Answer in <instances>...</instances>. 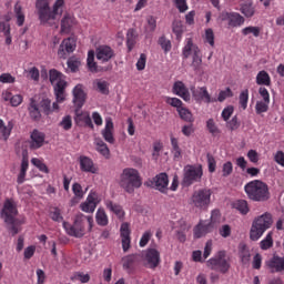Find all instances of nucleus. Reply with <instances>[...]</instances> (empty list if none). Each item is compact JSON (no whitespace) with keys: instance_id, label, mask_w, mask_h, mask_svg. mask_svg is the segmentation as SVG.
<instances>
[{"instance_id":"1","label":"nucleus","mask_w":284,"mask_h":284,"mask_svg":"<svg viewBox=\"0 0 284 284\" xmlns=\"http://www.w3.org/2000/svg\"><path fill=\"white\" fill-rule=\"evenodd\" d=\"M63 6H65V0H55L52 8H50L48 0H37L36 10L41 26L59 28V21L63 14Z\"/></svg>"},{"instance_id":"2","label":"nucleus","mask_w":284,"mask_h":284,"mask_svg":"<svg viewBox=\"0 0 284 284\" xmlns=\"http://www.w3.org/2000/svg\"><path fill=\"white\" fill-rule=\"evenodd\" d=\"M17 214H19V210H17V202H14L12 199H7L3 203L0 216L4 221L8 231L13 236L21 232V225L26 223L24 219H17Z\"/></svg>"},{"instance_id":"3","label":"nucleus","mask_w":284,"mask_h":284,"mask_svg":"<svg viewBox=\"0 0 284 284\" xmlns=\"http://www.w3.org/2000/svg\"><path fill=\"white\" fill-rule=\"evenodd\" d=\"M85 223H88L89 232H92L94 225V219L92 216H85L83 213H78L75 215L73 224L63 222V229L69 236H74L75 239H82L85 236Z\"/></svg>"},{"instance_id":"4","label":"nucleus","mask_w":284,"mask_h":284,"mask_svg":"<svg viewBox=\"0 0 284 284\" xmlns=\"http://www.w3.org/2000/svg\"><path fill=\"white\" fill-rule=\"evenodd\" d=\"M119 185L123 187L124 192H128V194H133L134 190L143 185L139 170L132 168L124 169L120 174Z\"/></svg>"},{"instance_id":"5","label":"nucleus","mask_w":284,"mask_h":284,"mask_svg":"<svg viewBox=\"0 0 284 284\" xmlns=\"http://www.w3.org/2000/svg\"><path fill=\"white\" fill-rule=\"evenodd\" d=\"M244 191L251 201L263 202L270 199V187L261 180L246 183Z\"/></svg>"},{"instance_id":"6","label":"nucleus","mask_w":284,"mask_h":284,"mask_svg":"<svg viewBox=\"0 0 284 284\" xmlns=\"http://www.w3.org/2000/svg\"><path fill=\"white\" fill-rule=\"evenodd\" d=\"M272 214L270 213H265L255 219L250 231L251 241H258V239L265 234V231L272 227Z\"/></svg>"},{"instance_id":"7","label":"nucleus","mask_w":284,"mask_h":284,"mask_svg":"<svg viewBox=\"0 0 284 284\" xmlns=\"http://www.w3.org/2000/svg\"><path fill=\"white\" fill-rule=\"evenodd\" d=\"M221 219V212L219 210H214L211 213V220L201 221L194 227V239H203L206 234L214 232L216 225H219V221Z\"/></svg>"},{"instance_id":"8","label":"nucleus","mask_w":284,"mask_h":284,"mask_svg":"<svg viewBox=\"0 0 284 284\" xmlns=\"http://www.w3.org/2000/svg\"><path fill=\"white\" fill-rule=\"evenodd\" d=\"M207 267L210 270H214L215 272H221L222 274H227L230 272V258L225 254V251L217 252L213 257H211L206 262Z\"/></svg>"},{"instance_id":"9","label":"nucleus","mask_w":284,"mask_h":284,"mask_svg":"<svg viewBox=\"0 0 284 284\" xmlns=\"http://www.w3.org/2000/svg\"><path fill=\"white\" fill-rule=\"evenodd\" d=\"M211 199H212V190L201 189L193 193L192 203L194 207H197L199 210H205L207 209V205H210Z\"/></svg>"},{"instance_id":"10","label":"nucleus","mask_w":284,"mask_h":284,"mask_svg":"<svg viewBox=\"0 0 284 284\" xmlns=\"http://www.w3.org/2000/svg\"><path fill=\"white\" fill-rule=\"evenodd\" d=\"M203 176V168L201 166H186L184 169L183 185L190 186L193 183H199Z\"/></svg>"},{"instance_id":"11","label":"nucleus","mask_w":284,"mask_h":284,"mask_svg":"<svg viewBox=\"0 0 284 284\" xmlns=\"http://www.w3.org/2000/svg\"><path fill=\"white\" fill-rule=\"evenodd\" d=\"M192 97L195 101L204 103H216V98H212L206 87H191Z\"/></svg>"},{"instance_id":"12","label":"nucleus","mask_w":284,"mask_h":284,"mask_svg":"<svg viewBox=\"0 0 284 284\" xmlns=\"http://www.w3.org/2000/svg\"><path fill=\"white\" fill-rule=\"evenodd\" d=\"M98 203H101V200H99V194L91 191L87 196V200L80 204V210L87 214H92L94 213V210H97Z\"/></svg>"},{"instance_id":"13","label":"nucleus","mask_w":284,"mask_h":284,"mask_svg":"<svg viewBox=\"0 0 284 284\" xmlns=\"http://www.w3.org/2000/svg\"><path fill=\"white\" fill-rule=\"evenodd\" d=\"M169 184H170V180L168 179L166 173H160L155 178H153V181L145 183V185L155 187V190H159V192H162V193L168 192Z\"/></svg>"},{"instance_id":"14","label":"nucleus","mask_w":284,"mask_h":284,"mask_svg":"<svg viewBox=\"0 0 284 284\" xmlns=\"http://www.w3.org/2000/svg\"><path fill=\"white\" fill-rule=\"evenodd\" d=\"M222 21H227L230 28H241L245 23V18L239 12H223Z\"/></svg>"},{"instance_id":"15","label":"nucleus","mask_w":284,"mask_h":284,"mask_svg":"<svg viewBox=\"0 0 284 284\" xmlns=\"http://www.w3.org/2000/svg\"><path fill=\"white\" fill-rule=\"evenodd\" d=\"M77 50V40L74 38H67L60 44L58 57L60 59H68V54Z\"/></svg>"},{"instance_id":"16","label":"nucleus","mask_w":284,"mask_h":284,"mask_svg":"<svg viewBox=\"0 0 284 284\" xmlns=\"http://www.w3.org/2000/svg\"><path fill=\"white\" fill-rule=\"evenodd\" d=\"M114 49L109 45H100L95 49V58L100 61V63H108L114 59Z\"/></svg>"},{"instance_id":"17","label":"nucleus","mask_w":284,"mask_h":284,"mask_svg":"<svg viewBox=\"0 0 284 284\" xmlns=\"http://www.w3.org/2000/svg\"><path fill=\"white\" fill-rule=\"evenodd\" d=\"M182 54L184 59H190V57H192L193 59L201 55V49H199V45L194 44L192 38H189L185 40V45L182 49Z\"/></svg>"},{"instance_id":"18","label":"nucleus","mask_w":284,"mask_h":284,"mask_svg":"<svg viewBox=\"0 0 284 284\" xmlns=\"http://www.w3.org/2000/svg\"><path fill=\"white\" fill-rule=\"evenodd\" d=\"M29 148L30 150H39V148H43V143H45V133L33 130L30 135Z\"/></svg>"},{"instance_id":"19","label":"nucleus","mask_w":284,"mask_h":284,"mask_svg":"<svg viewBox=\"0 0 284 284\" xmlns=\"http://www.w3.org/2000/svg\"><path fill=\"white\" fill-rule=\"evenodd\" d=\"M79 163L81 172H87L89 174H97V172H99L94 161L85 155H81L79 158Z\"/></svg>"},{"instance_id":"20","label":"nucleus","mask_w":284,"mask_h":284,"mask_svg":"<svg viewBox=\"0 0 284 284\" xmlns=\"http://www.w3.org/2000/svg\"><path fill=\"white\" fill-rule=\"evenodd\" d=\"M173 94L183 99V101H190V89L183 83V81H175L173 84Z\"/></svg>"},{"instance_id":"21","label":"nucleus","mask_w":284,"mask_h":284,"mask_svg":"<svg viewBox=\"0 0 284 284\" xmlns=\"http://www.w3.org/2000/svg\"><path fill=\"white\" fill-rule=\"evenodd\" d=\"M49 79L53 88L68 85V82H65V75H63V73L59 72L57 69H51L49 71Z\"/></svg>"},{"instance_id":"22","label":"nucleus","mask_w":284,"mask_h":284,"mask_svg":"<svg viewBox=\"0 0 284 284\" xmlns=\"http://www.w3.org/2000/svg\"><path fill=\"white\" fill-rule=\"evenodd\" d=\"M101 134L106 143L114 144V123L111 118L105 119V126L101 131Z\"/></svg>"},{"instance_id":"23","label":"nucleus","mask_w":284,"mask_h":284,"mask_svg":"<svg viewBox=\"0 0 284 284\" xmlns=\"http://www.w3.org/2000/svg\"><path fill=\"white\" fill-rule=\"evenodd\" d=\"M87 65H88L90 72H108V71L112 70V65H108V67L97 65V62L94 61V51L88 52Z\"/></svg>"},{"instance_id":"24","label":"nucleus","mask_w":284,"mask_h":284,"mask_svg":"<svg viewBox=\"0 0 284 284\" xmlns=\"http://www.w3.org/2000/svg\"><path fill=\"white\" fill-rule=\"evenodd\" d=\"M145 261L149 267H156L161 263V254L156 248H149L145 253Z\"/></svg>"},{"instance_id":"25","label":"nucleus","mask_w":284,"mask_h":284,"mask_svg":"<svg viewBox=\"0 0 284 284\" xmlns=\"http://www.w3.org/2000/svg\"><path fill=\"white\" fill-rule=\"evenodd\" d=\"M120 234L122 239V250L123 252H128L130 250V224L123 223L120 227Z\"/></svg>"},{"instance_id":"26","label":"nucleus","mask_w":284,"mask_h":284,"mask_svg":"<svg viewBox=\"0 0 284 284\" xmlns=\"http://www.w3.org/2000/svg\"><path fill=\"white\" fill-rule=\"evenodd\" d=\"M73 103L78 108H83V103H85V91L81 84H77L73 89Z\"/></svg>"},{"instance_id":"27","label":"nucleus","mask_w":284,"mask_h":284,"mask_svg":"<svg viewBox=\"0 0 284 284\" xmlns=\"http://www.w3.org/2000/svg\"><path fill=\"white\" fill-rule=\"evenodd\" d=\"M28 168H29L28 151L24 150V151H22L21 168H20V173L18 174V179H17V182L19 183V185H21V183L26 182V174L28 172Z\"/></svg>"},{"instance_id":"28","label":"nucleus","mask_w":284,"mask_h":284,"mask_svg":"<svg viewBox=\"0 0 284 284\" xmlns=\"http://www.w3.org/2000/svg\"><path fill=\"white\" fill-rule=\"evenodd\" d=\"M14 129V122L9 121L6 125V122L0 119V141H8Z\"/></svg>"},{"instance_id":"29","label":"nucleus","mask_w":284,"mask_h":284,"mask_svg":"<svg viewBox=\"0 0 284 284\" xmlns=\"http://www.w3.org/2000/svg\"><path fill=\"white\" fill-rule=\"evenodd\" d=\"M266 265L272 272H284V255L282 257L274 255L268 262H266Z\"/></svg>"},{"instance_id":"30","label":"nucleus","mask_w":284,"mask_h":284,"mask_svg":"<svg viewBox=\"0 0 284 284\" xmlns=\"http://www.w3.org/2000/svg\"><path fill=\"white\" fill-rule=\"evenodd\" d=\"M93 143L99 154L104 156V159H110V148H108V144L101 138H95Z\"/></svg>"},{"instance_id":"31","label":"nucleus","mask_w":284,"mask_h":284,"mask_svg":"<svg viewBox=\"0 0 284 284\" xmlns=\"http://www.w3.org/2000/svg\"><path fill=\"white\" fill-rule=\"evenodd\" d=\"M77 20L70 13H65L61 20V32H70V28L75 26Z\"/></svg>"},{"instance_id":"32","label":"nucleus","mask_w":284,"mask_h":284,"mask_svg":"<svg viewBox=\"0 0 284 284\" xmlns=\"http://www.w3.org/2000/svg\"><path fill=\"white\" fill-rule=\"evenodd\" d=\"M104 205L106 210H110V212H113V214H115L118 219H123L125 213L123 212V207H121V205L112 202V200H106L104 202Z\"/></svg>"},{"instance_id":"33","label":"nucleus","mask_w":284,"mask_h":284,"mask_svg":"<svg viewBox=\"0 0 284 284\" xmlns=\"http://www.w3.org/2000/svg\"><path fill=\"white\" fill-rule=\"evenodd\" d=\"M28 110H29L30 118L33 121H39V119H41V111L39 110V104L34 99H30V104Z\"/></svg>"},{"instance_id":"34","label":"nucleus","mask_w":284,"mask_h":284,"mask_svg":"<svg viewBox=\"0 0 284 284\" xmlns=\"http://www.w3.org/2000/svg\"><path fill=\"white\" fill-rule=\"evenodd\" d=\"M256 83L257 85H272V78H270V73L265 70L260 71L256 75Z\"/></svg>"},{"instance_id":"35","label":"nucleus","mask_w":284,"mask_h":284,"mask_svg":"<svg viewBox=\"0 0 284 284\" xmlns=\"http://www.w3.org/2000/svg\"><path fill=\"white\" fill-rule=\"evenodd\" d=\"M240 12L246 17V19H252L254 14H256V9L252 4V2L242 3L240 7Z\"/></svg>"},{"instance_id":"36","label":"nucleus","mask_w":284,"mask_h":284,"mask_svg":"<svg viewBox=\"0 0 284 284\" xmlns=\"http://www.w3.org/2000/svg\"><path fill=\"white\" fill-rule=\"evenodd\" d=\"M191 68L196 74H203V55L192 58Z\"/></svg>"},{"instance_id":"37","label":"nucleus","mask_w":284,"mask_h":284,"mask_svg":"<svg viewBox=\"0 0 284 284\" xmlns=\"http://www.w3.org/2000/svg\"><path fill=\"white\" fill-rule=\"evenodd\" d=\"M95 221L98 225H101L102 227H105V225H108L109 220H108V214L105 213V210L98 209L95 213Z\"/></svg>"},{"instance_id":"38","label":"nucleus","mask_w":284,"mask_h":284,"mask_svg":"<svg viewBox=\"0 0 284 284\" xmlns=\"http://www.w3.org/2000/svg\"><path fill=\"white\" fill-rule=\"evenodd\" d=\"M242 34L243 37H250V34H252L253 37H255V39H257V37H261V27H245L242 29Z\"/></svg>"},{"instance_id":"39","label":"nucleus","mask_w":284,"mask_h":284,"mask_svg":"<svg viewBox=\"0 0 284 284\" xmlns=\"http://www.w3.org/2000/svg\"><path fill=\"white\" fill-rule=\"evenodd\" d=\"M172 30L176 36L178 41H181V39H183V31H184L183 22H181L180 20L173 21Z\"/></svg>"},{"instance_id":"40","label":"nucleus","mask_w":284,"mask_h":284,"mask_svg":"<svg viewBox=\"0 0 284 284\" xmlns=\"http://www.w3.org/2000/svg\"><path fill=\"white\" fill-rule=\"evenodd\" d=\"M172 154L174 160L181 159V148L179 146V140L171 136Z\"/></svg>"},{"instance_id":"41","label":"nucleus","mask_w":284,"mask_h":284,"mask_svg":"<svg viewBox=\"0 0 284 284\" xmlns=\"http://www.w3.org/2000/svg\"><path fill=\"white\" fill-rule=\"evenodd\" d=\"M178 112L180 114V119H182L183 121H186L187 123H192L194 121V116L192 115V112L186 108L182 106L178 109Z\"/></svg>"},{"instance_id":"42","label":"nucleus","mask_w":284,"mask_h":284,"mask_svg":"<svg viewBox=\"0 0 284 284\" xmlns=\"http://www.w3.org/2000/svg\"><path fill=\"white\" fill-rule=\"evenodd\" d=\"M14 13H16V18H17V24L19 27L23 26V23H26V14H23V11L21 9V4L16 3Z\"/></svg>"},{"instance_id":"43","label":"nucleus","mask_w":284,"mask_h":284,"mask_svg":"<svg viewBox=\"0 0 284 284\" xmlns=\"http://www.w3.org/2000/svg\"><path fill=\"white\" fill-rule=\"evenodd\" d=\"M135 43H136V33L134 29H129L126 33V45L129 48V51H132V48H134Z\"/></svg>"},{"instance_id":"44","label":"nucleus","mask_w":284,"mask_h":284,"mask_svg":"<svg viewBox=\"0 0 284 284\" xmlns=\"http://www.w3.org/2000/svg\"><path fill=\"white\" fill-rule=\"evenodd\" d=\"M71 278L82 284L90 283V274L83 272H75Z\"/></svg>"},{"instance_id":"45","label":"nucleus","mask_w":284,"mask_h":284,"mask_svg":"<svg viewBox=\"0 0 284 284\" xmlns=\"http://www.w3.org/2000/svg\"><path fill=\"white\" fill-rule=\"evenodd\" d=\"M239 101L242 110H247V102L250 101V91L247 89L240 93Z\"/></svg>"},{"instance_id":"46","label":"nucleus","mask_w":284,"mask_h":284,"mask_svg":"<svg viewBox=\"0 0 284 284\" xmlns=\"http://www.w3.org/2000/svg\"><path fill=\"white\" fill-rule=\"evenodd\" d=\"M267 110H270V102L265 100H260L256 102L255 104L256 114H263L267 112Z\"/></svg>"},{"instance_id":"47","label":"nucleus","mask_w":284,"mask_h":284,"mask_svg":"<svg viewBox=\"0 0 284 284\" xmlns=\"http://www.w3.org/2000/svg\"><path fill=\"white\" fill-rule=\"evenodd\" d=\"M235 210H237L241 214H247L250 212V206H247V201L239 200L234 203Z\"/></svg>"},{"instance_id":"48","label":"nucleus","mask_w":284,"mask_h":284,"mask_svg":"<svg viewBox=\"0 0 284 284\" xmlns=\"http://www.w3.org/2000/svg\"><path fill=\"white\" fill-rule=\"evenodd\" d=\"M55 101L63 103L65 101V85L54 88Z\"/></svg>"},{"instance_id":"49","label":"nucleus","mask_w":284,"mask_h":284,"mask_svg":"<svg viewBox=\"0 0 284 284\" xmlns=\"http://www.w3.org/2000/svg\"><path fill=\"white\" fill-rule=\"evenodd\" d=\"M158 43L164 50L165 54L172 50V42L165 36L160 37Z\"/></svg>"},{"instance_id":"50","label":"nucleus","mask_w":284,"mask_h":284,"mask_svg":"<svg viewBox=\"0 0 284 284\" xmlns=\"http://www.w3.org/2000/svg\"><path fill=\"white\" fill-rule=\"evenodd\" d=\"M231 97H234V93L232 92V89L226 88L225 90L219 92L216 101H219V103H223L225 99H231Z\"/></svg>"},{"instance_id":"51","label":"nucleus","mask_w":284,"mask_h":284,"mask_svg":"<svg viewBox=\"0 0 284 284\" xmlns=\"http://www.w3.org/2000/svg\"><path fill=\"white\" fill-rule=\"evenodd\" d=\"M274 245V241L272 240V233H267L264 240L260 242L261 250H270Z\"/></svg>"},{"instance_id":"52","label":"nucleus","mask_w":284,"mask_h":284,"mask_svg":"<svg viewBox=\"0 0 284 284\" xmlns=\"http://www.w3.org/2000/svg\"><path fill=\"white\" fill-rule=\"evenodd\" d=\"M31 163H32V165L38 168V170H40V172H44V174H48L50 172V170H48V165H45V163H43V161H41L37 158L31 159Z\"/></svg>"},{"instance_id":"53","label":"nucleus","mask_w":284,"mask_h":284,"mask_svg":"<svg viewBox=\"0 0 284 284\" xmlns=\"http://www.w3.org/2000/svg\"><path fill=\"white\" fill-rule=\"evenodd\" d=\"M67 64L71 72H77V70H79V67L81 65V60H79V58H70Z\"/></svg>"},{"instance_id":"54","label":"nucleus","mask_w":284,"mask_h":284,"mask_svg":"<svg viewBox=\"0 0 284 284\" xmlns=\"http://www.w3.org/2000/svg\"><path fill=\"white\" fill-rule=\"evenodd\" d=\"M40 106H41L42 111L44 112V114H47V115L52 114V102L50 101V99H43L40 102Z\"/></svg>"},{"instance_id":"55","label":"nucleus","mask_w":284,"mask_h":284,"mask_svg":"<svg viewBox=\"0 0 284 284\" xmlns=\"http://www.w3.org/2000/svg\"><path fill=\"white\" fill-rule=\"evenodd\" d=\"M60 128H63L65 131L72 130V116L65 115L59 123Z\"/></svg>"},{"instance_id":"56","label":"nucleus","mask_w":284,"mask_h":284,"mask_svg":"<svg viewBox=\"0 0 284 284\" xmlns=\"http://www.w3.org/2000/svg\"><path fill=\"white\" fill-rule=\"evenodd\" d=\"M206 128L213 136H216L221 131L219 130V126H216V123L214 122V119H210L206 122Z\"/></svg>"},{"instance_id":"57","label":"nucleus","mask_w":284,"mask_h":284,"mask_svg":"<svg viewBox=\"0 0 284 284\" xmlns=\"http://www.w3.org/2000/svg\"><path fill=\"white\" fill-rule=\"evenodd\" d=\"M146 31L148 32H154L156 30V18L149 16L146 18Z\"/></svg>"},{"instance_id":"58","label":"nucleus","mask_w":284,"mask_h":284,"mask_svg":"<svg viewBox=\"0 0 284 284\" xmlns=\"http://www.w3.org/2000/svg\"><path fill=\"white\" fill-rule=\"evenodd\" d=\"M179 12H187V1L186 0H172Z\"/></svg>"},{"instance_id":"59","label":"nucleus","mask_w":284,"mask_h":284,"mask_svg":"<svg viewBox=\"0 0 284 284\" xmlns=\"http://www.w3.org/2000/svg\"><path fill=\"white\" fill-rule=\"evenodd\" d=\"M72 192H73L74 196H77V199H83V196L85 194L83 192V187L79 183H74L72 185Z\"/></svg>"},{"instance_id":"60","label":"nucleus","mask_w":284,"mask_h":284,"mask_svg":"<svg viewBox=\"0 0 284 284\" xmlns=\"http://www.w3.org/2000/svg\"><path fill=\"white\" fill-rule=\"evenodd\" d=\"M204 39L212 48H214V31L212 29H206L204 33Z\"/></svg>"},{"instance_id":"61","label":"nucleus","mask_w":284,"mask_h":284,"mask_svg":"<svg viewBox=\"0 0 284 284\" xmlns=\"http://www.w3.org/2000/svg\"><path fill=\"white\" fill-rule=\"evenodd\" d=\"M232 114H234V106L229 105V106L223 109V111H222V119L224 121H230V116H232Z\"/></svg>"},{"instance_id":"62","label":"nucleus","mask_w":284,"mask_h":284,"mask_svg":"<svg viewBox=\"0 0 284 284\" xmlns=\"http://www.w3.org/2000/svg\"><path fill=\"white\" fill-rule=\"evenodd\" d=\"M50 217L52 219V221H57L58 223H61V221H63V216L61 215V210L57 207H54L50 212Z\"/></svg>"},{"instance_id":"63","label":"nucleus","mask_w":284,"mask_h":284,"mask_svg":"<svg viewBox=\"0 0 284 284\" xmlns=\"http://www.w3.org/2000/svg\"><path fill=\"white\" fill-rule=\"evenodd\" d=\"M14 81H17V78L10 73L0 74V83H14Z\"/></svg>"},{"instance_id":"64","label":"nucleus","mask_w":284,"mask_h":284,"mask_svg":"<svg viewBox=\"0 0 284 284\" xmlns=\"http://www.w3.org/2000/svg\"><path fill=\"white\" fill-rule=\"evenodd\" d=\"M97 87L99 92H101V94H108L110 92V90L108 89V82L103 81V80H99L97 82Z\"/></svg>"}]
</instances>
